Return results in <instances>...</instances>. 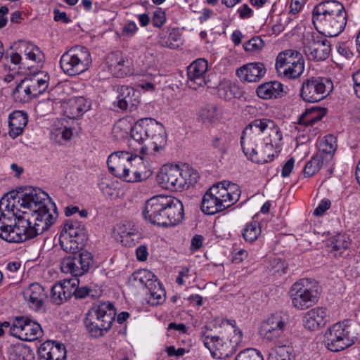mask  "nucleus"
Returning a JSON list of instances; mask_svg holds the SVG:
<instances>
[{"mask_svg": "<svg viewBox=\"0 0 360 360\" xmlns=\"http://www.w3.org/2000/svg\"><path fill=\"white\" fill-rule=\"evenodd\" d=\"M282 139L281 131L274 120L255 119L244 129L240 144L245 155L252 162L264 164L280 153Z\"/></svg>", "mask_w": 360, "mask_h": 360, "instance_id": "1", "label": "nucleus"}, {"mask_svg": "<svg viewBox=\"0 0 360 360\" xmlns=\"http://www.w3.org/2000/svg\"><path fill=\"white\" fill-rule=\"evenodd\" d=\"M15 200H8V195L0 200V238L8 243H20L32 239L47 230V218L33 224L26 212H15Z\"/></svg>", "mask_w": 360, "mask_h": 360, "instance_id": "2", "label": "nucleus"}, {"mask_svg": "<svg viewBox=\"0 0 360 360\" xmlns=\"http://www.w3.org/2000/svg\"><path fill=\"white\" fill-rule=\"evenodd\" d=\"M146 221L158 226H173L184 219L181 200L171 195H159L148 199L142 210Z\"/></svg>", "mask_w": 360, "mask_h": 360, "instance_id": "3", "label": "nucleus"}, {"mask_svg": "<svg viewBox=\"0 0 360 360\" xmlns=\"http://www.w3.org/2000/svg\"><path fill=\"white\" fill-rule=\"evenodd\" d=\"M8 195V200H15V210L20 214L26 212L29 215L30 221L33 224L37 220L47 222V229L54 223L56 217L47 208L46 202L49 201L48 194L39 188L27 186L18 191L15 196Z\"/></svg>", "mask_w": 360, "mask_h": 360, "instance_id": "4", "label": "nucleus"}, {"mask_svg": "<svg viewBox=\"0 0 360 360\" xmlns=\"http://www.w3.org/2000/svg\"><path fill=\"white\" fill-rule=\"evenodd\" d=\"M312 21L316 30L321 35L336 37L346 27L347 11L343 4L338 1H321L312 11Z\"/></svg>", "mask_w": 360, "mask_h": 360, "instance_id": "5", "label": "nucleus"}, {"mask_svg": "<svg viewBox=\"0 0 360 360\" xmlns=\"http://www.w3.org/2000/svg\"><path fill=\"white\" fill-rule=\"evenodd\" d=\"M240 193L237 184L226 181L218 182L205 193L201 210L206 214H214L238 202Z\"/></svg>", "mask_w": 360, "mask_h": 360, "instance_id": "6", "label": "nucleus"}, {"mask_svg": "<svg viewBox=\"0 0 360 360\" xmlns=\"http://www.w3.org/2000/svg\"><path fill=\"white\" fill-rule=\"evenodd\" d=\"M115 316L116 309L112 302H100L86 314L84 326L91 337H102L111 328Z\"/></svg>", "mask_w": 360, "mask_h": 360, "instance_id": "7", "label": "nucleus"}, {"mask_svg": "<svg viewBox=\"0 0 360 360\" xmlns=\"http://www.w3.org/2000/svg\"><path fill=\"white\" fill-rule=\"evenodd\" d=\"M359 330L358 324L349 320L333 324L326 333V347L337 352L352 347L359 339Z\"/></svg>", "mask_w": 360, "mask_h": 360, "instance_id": "8", "label": "nucleus"}, {"mask_svg": "<svg viewBox=\"0 0 360 360\" xmlns=\"http://www.w3.org/2000/svg\"><path fill=\"white\" fill-rule=\"evenodd\" d=\"M198 174L191 169L182 170L179 166H164L157 175L160 186L170 191L188 188L198 179Z\"/></svg>", "mask_w": 360, "mask_h": 360, "instance_id": "9", "label": "nucleus"}, {"mask_svg": "<svg viewBox=\"0 0 360 360\" xmlns=\"http://www.w3.org/2000/svg\"><path fill=\"white\" fill-rule=\"evenodd\" d=\"M92 63L87 48L75 46L65 52L60 59V66L68 75L75 76L86 71Z\"/></svg>", "mask_w": 360, "mask_h": 360, "instance_id": "10", "label": "nucleus"}, {"mask_svg": "<svg viewBox=\"0 0 360 360\" xmlns=\"http://www.w3.org/2000/svg\"><path fill=\"white\" fill-rule=\"evenodd\" d=\"M60 244L62 249L70 255L79 254L82 251L87 240L84 226L78 221H68L60 235Z\"/></svg>", "mask_w": 360, "mask_h": 360, "instance_id": "11", "label": "nucleus"}, {"mask_svg": "<svg viewBox=\"0 0 360 360\" xmlns=\"http://www.w3.org/2000/svg\"><path fill=\"white\" fill-rule=\"evenodd\" d=\"M135 155L127 151H117L109 155L108 166L110 172L117 177L128 182H138L139 177L136 175L137 172Z\"/></svg>", "mask_w": 360, "mask_h": 360, "instance_id": "12", "label": "nucleus"}, {"mask_svg": "<svg viewBox=\"0 0 360 360\" xmlns=\"http://www.w3.org/2000/svg\"><path fill=\"white\" fill-rule=\"evenodd\" d=\"M130 282L136 287L142 286L149 295L148 303L156 305L162 303L165 298V291L156 276L150 271L140 269L130 277Z\"/></svg>", "mask_w": 360, "mask_h": 360, "instance_id": "13", "label": "nucleus"}, {"mask_svg": "<svg viewBox=\"0 0 360 360\" xmlns=\"http://www.w3.org/2000/svg\"><path fill=\"white\" fill-rule=\"evenodd\" d=\"M333 89V83L330 78L312 77L303 82L300 96L306 102L316 103L326 98Z\"/></svg>", "mask_w": 360, "mask_h": 360, "instance_id": "14", "label": "nucleus"}, {"mask_svg": "<svg viewBox=\"0 0 360 360\" xmlns=\"http://www.w3.org/2000/svg\"><path fill=\"white\" fill-rule=\"evenodd\" d=\"M294 307L304 310L317 303L320 286L314 280L302 278L294 283Z\"/></svg>", "mask_w": 360, "mask_h": 360, "instance_id": "15", "label": "nucleus"}, {"mask_svg": "<svg viewBox=\"0 0 360 360\" xmlns=\"http://www.w3.org/2000/svg\"><path fill=\"white\" fill-rule=\"evenodd\" d=\"M302 44L304 52L309 58L320 61L327 59L330 53V42L326 37L320 36L314 32L302 33Z\"/></svg>", "mask_w": 360, "mask_h": 360, "instance_id": "16", "label": "nucleus"}, {"mask_svg": "<svg viewBox=\"0 0 360 360\" xmlns=\"http://www.w3.org/2000/svg\"><path fill=\"white\" fill-rule=\"evenodd\" d=\"M93 264L92 254L88 251H82L79 254L64 257L60 266L62 272L78 277L87 273Z\"/></svg>", "mask_w": 360, "mask_h": 360, "instance_id": "17", "label": "nucleus"}, {"mask_svg": "<svg viewBox=\"0 0 360 360\" xmlns=\"http://www.w3.org/2000/svg\"><path fill=\"white\" fill-rule=\"evenodd\" d=\"M10 334L19 340L32 342L41 338V326L26 316L15 317L11 326Z\"/></svg>", "mask_w": 360, "mask_h": 360, "instance_id": "18", "label": "nucleus"}, {"mask_svg": "<svg viewBox=\"0 0 360 360\" xmlns=\"http://www.w3.org/2000/svg\"><path fill=\"white\" fill-rule=\"evenodd\" d=\"M289 323L286 314H273L262 323L259 333L264 339L274 341L281 335Z\"/></svg>", "mask_w": 360, "mask_h": 360, "instance_id": "19", "label": "nucleus"}, {"mask_svg": "<svg viewBox=\"0 0 360 360\" xmlns=\"http://www.w3.org/2000/svg\"><path fill=\"white\" fill-rule=\"evenodd\" d=\"M207 68V62L204 58L195 60L188 67V85L190 88L197 89L206 84Z\"/></svg>", "mask_w": 360, "mask_h": 360, "instance_id": "20", "label": "nucleus"}, {"mask_svg": "<svg viewBox=\"0 0 360 360\" xmlns=\"http://www.w3.org/2000/svg\"><path fill=\"white\" fill-rule=\"evenodd\" d=\"M222 323L230 327L233 335L230 338H224L223 339L221 359L231 356L238 348L241 347L243 342V332L237 328L235 320L226 319L222 321Z\"/></svg>", "mask_w": 360, "mask_h": 360, "instance_id": "21", "label": "nucleus"}, {"mask_svg": "<svg viewBox=\"0 0 360 360\" xmlns=\"http://www.w3.org/2000/svg\"><path fill=\"white\" fill-rule=\"evenodd\" d=\"M147 118L141 119L132 126L129 146L134 147V150L145 154L148 146L145 144L147 141Z\"/></svg>", "mask_w": 360, "mask_h": 360, "instance_id": "22", "label": "nucleus"}, {"mask_svg": "<svg viewBox=\"0 0 360 360\" xmlns=\"http://www.w3.org/2000/svg\"><path fill=\"white\" fill-rule=\"evenodd\" d=\"M147 141H150L153 150H159L167 142L166 131L164 126L155 120L147 118Z\"/></svg>", "mask_w": 360, "mask_h": 360, "instance_id": "23", "label": "nucleus"}, {"mask_svg": "<svg viewBox=\"0 0 360 360\" xmlns=\"http://www.w3.org/2000/svg\"><path fill=\"white\" fill-rule=\"evenodd\" d=\"M117 105L123 110H134L140 102V93L129 86H122L118 88Z\"/></svg>", "mask_w": 360, "mask_h": 360, "instance_id": "24", "label": "nucleus"}, {"mask_svg": "<svg viewBox=\"0 0 360 360\" xmlns=\"http://www.w3.org/2000/svg\"><path fill=\"white\" fill-rule=\"evenodd\" d=\"M327 309L325 307H315L306 312L302 317L304 327L311 331H316L325 326L328 320Z\"/></svg>", "mask_w": 360, "mask_h": 360, "instance_id": "25", "label": "nucleus"}, {"mask_svg": "<svg viewBox=\"0 0 360 360\" xmlns=\"http://www.w3.org/2000/svg\"><path fill=\"white\" fill-rule=\"evenodd\" d=\"M38 354L39 360H65L66 349L63 344L48 340L40 345Z\"/></svg>", "mask_w": 360, "mask_h": 360, "instance_id": "26", "label": "nucleus"}, {"mask_svg": "<svg viewBox=\"0 0 360 360\" xmlns=\"http://www.w3.org/2000/svg\"><path fill=\"white\" fill-rule=\"evenodd\" d=\"M265 74L264 64L259 62L248 63L236 70V75L240 80L248 82H257Z\"/></svg>", "mask_w": 360, "mask_h": 360, "instance_id": "27", "label": "nucleus"}, {"mask_svg": "<svg viewBox=\"0 0 360 360\" xmlns=\"http://www.w3.org/2000/svg\"><path fill=\"white\" fill-rule=\"evenodd\" d=\"M24 298L27 301L30 308L34 310H39L43 307L47 294L44 288L39 283H34L23 292Z\"/></svg>", "mask_w": 360, "mask_h": 360, "instance_id": "28", "label": "nucleus"}, {"mask_svg": "<svg viewBox=\"0 0 360 360\" xmlns=\"http://www.w3.org/2000/svg\"><path fill=\"white\" fill-rule=\"evenodd\" d=\"M283 84L277 81H271L259 85L256 94L262 99L267 100L282 96Z\"/></svg>", "mask_w": 360, "mask_h": 360, "instance_id": "29", "label": "nucleus"}, {"mask_svg": "<svg viewBox=\"0 0 360 360\" xmlns=\"http://www.w3.org/2000/svg\"><path fill=\"white\" fill-rule=\"evenodd\" d=\"M28 118L26 113L17 110L9 115V136L15 139L20 135L27 124Z\"/></svg>", "mask_w": 360, "mask_h": 360, "instance_id": "30", "label": "nucleus"}, {"mask_svg": "<svg viewBox=\"0 0 360 360\" xmlns=\"http://www.w3.org/2000/svg\"><path fill=\"white\" fill-rule=\"evenodd\" d=\"M292 58V49L285 50L278 53L275 68L278 76L292 79V68L290 65L289 58Z\"/></svg>", "mask_w": 360, "mask_h": 360, "instance_id": "31", "label": "nucleus"}, {"mask_svg": "<svg viewBox=\"0 0 360 360\" xmlns=\"http://www.w3.org/2000/svg\"><path fill=\"white\" fill-rule=\"evenodd\" d=\"M72 281L65 280L62 283H56L53 285L51 291V297L56 304H61L72 297Z\"/></svg>", "mask_w": 360, "mask_h": 360, "instance_id": "32", "label": "nucleus"}, {"mask_svg": "<svg viewBox=\"0 0 360 360\" xmlns=\"http://www.w3.org/2000/svg\"><path fill=\"white\" fill-rule=\"evenodd\" d=\"M336 150L335 140L333 136L329 135L320 141L319 151L316 154L329 164L333 158Z\"/></svg>", "mask_w": 360, "mask_h": 360, "instance_id": "33", "label": "nucleus"}, {"mask_svg": "<svg viewBox=\"0 0 360 360\" xmlns=\"http://www.w3.org/2000/svg\"><path fill=\"white\" fill-rule=\"evenodd\" d=\"M223 339L224 337L212 336L202 332L201 340L203 345L215 359H221Z\"/></svg>", "mask_w": 360, "mask_h": 360, "instance_id": "34", "label": "nucleus"}, {"mask_svg": "<svg viewBox=\"0 0 360 360\" xmlns=\"http://www.w3.org/2000/svg\"><path fill=\"white\" fill-rule=\"evenodd\" d=\"M17 49L23 53L26 58L30 60L39 63L43 58V53L34 44L27 41H19L17 44Z\"/></svg>", "mask_w": 360, "mask_h": 360, "instance_id": "35", "label": "nucleus"}, {"mask_svg": "<svg viewBox=\"0 0 360 360\" xmlns=\"http://www.w3.org/2000/svg\"><path fill=\"white\" fill-rule=\"evenodd\" d=\"M217 94L221 98L230 101L234 98L241 97L243 91L238 85L229 81H224L218 86Z\"/></svg>", "mask_w": 360, "mask_h": 360, "instance_id": "36", "label": "nucleus"}, {"mask_svg": "<svg viewBox=\"0 0 360 360\" xmlns=\"http://www.w3.org/2000/svg\"><path fill=\"white\" fill-rule=\"evenodd\" d=\"M129 61L122 55H112L110 58L109 67L117 77H124L129 71Z\"/></svg>", "mask_w": 360, "mask_h": 360, "instance_id": "37", "label": "nucleus"}, {"mask_svg": "<svg viewBox=\"0 0 360 360\" xmlns=\"http://www.w3.org/2000/svg\"><path fill=\"white\" fill-rule=\"evenodd\" d=\"M29 78H25L13 89L12 95L15 101L24 103L33 98L30 92L32 86H29Z\"/></svg>", "mask_w": 360, "mask_h": 360, "instance_id": "38", "label": "nucleus"}, {"mask_svg": "<svg viewBox=\"0 0 360 360\" xmlns=\"http://www.w3.org/2000/svg\"><path fill=\"white\" fill-rule=\"evenodd\" d=\"M181 39V34L178 28H172L168 30V36L166 37L163 34H159L158 43L160 46L169 49H175L179 45Z\"/></svg>", "mask_w": 360, "mask_h": 360, "instance_id": "39", "label": "nucleus"}, {"mask_svg": "<svg viewBox=\"0 0 360 360\" xmlns=\"http://www.w3.org/2000/svg\"><path fill=\"white\" fill-rule=\"evenodd\" d=\"M327 165L328 164L321 159L320 156L314 155L305 165L303 169L304 175L306 177H311Z\"/></svg>", "mask_w": 360, "mask_h": 360, "instance_id": "40", "label": "nucleus"}, {"mask_svg": "<svg viewBox=\"0 0 360 360\" xmlns=\"http://www.w3.org/2000/svg\"><path fill=\"white\" fill-rule=\"evenodd\" d=\"M131 124L126 119H121L116 122L112 128V134L117 139L127 138L131 134Z\"/></svg>", "mask_w": 360, "mask_h": 360, "instance_id": "41", "label": "nucleus"}, {"mask_svg": "<svg viewBox=\"0 0 360 360\" xmlns=\"http://www.w3.org/2000/svg\"><path fill=\"white\" fill-rule=\"evenodd\" d=\"M323 114H321L314 108H310L305 110L304 112L299 115L297 124L300 125H311L321 120Z\"/></svg>", "mask_w": 360, "mask_h": 360, "instance_id": "42", "label": "nucleus"}, {"mask_svg": "<svg viewBox=\"0 0 360 360\" xmlns=\"http://www.w3.org/2000/svg\"><path fill=\"white\" fill-rule=\"evenodd\" d=\"M133 160H135L137 168V172L136 173L135 172V174L138 175L139 181H144L152 175L153 171L148 165L143 161L141 157L135 155V158H134Z\"/></svg>", "mask_w": 360, "mask_h": 360, "instance_id": "43", "label": "nucleus"}, {"mask_svg": "<svg viewBox=\"0 0 360 360\" xmlns=\"http://www.w3.org/2000/svg\"><path fill=\"white\" fill-rule=\"evenodd\" d=\"M261 233V229L257 221L248 223L243 230L242 235L246 242H254Z\"/></svg>", "mask_w": 360, "mask_h": 360, "instance_id": "44", "label": "nucleus"}, {"mask_svg": "<svg viewBox=\"0 0 360 360\" xmlns=\"http://www.w3.org/2000/svg\"><path fill=\"white\" fill-rule=\"evenodd\" d=\"M350 245L349 238L345 234L339 233L334 236L330 243V246L333 251H340V255L342 254V250H347Z\"/></svg>", "mask_w": 360, "mask_h": 360, "instance_id": "45", "label": "nucleus"}, {"mask_svg": "<svg viewBox=\"0 0 360 360\" xmlns=\"http://www.w3.org/2000/svg\"><path fill=\"white\" fill-rule=\"evenodd\" d=\"M51 133L56 138L60 137L63 140L68 141L72 136V129L70 127L64 125L63 123H58L55 124L51 130Z\"/></svg>", "mask_w": 360, "mask_h": 360, "instance_id": "46", "label": "nucleus"}, {"mask_svg": "<svg viewBox=\"0 0 360 360\" xmlns=\"http://www.w3.org/2000/svg\"><path fill=\"white\" fill-rule=\"evenodd\" d=\"M234 360H264L262 354L256 349L248 348L240 352Z\"/></svg>", "mask_w": 360, "mask_h": 360, "instance_id": "47", "label": "nucleus"}, {"mask_svg": "<svg viewBox=\"0 0 360 360\" xmlns=\"http://www.w3.org/2000/svg\"><path fill=\"white\" fill-rule=\"evenodd\" d=\"M269 360H292L291 348L285 345L278 348L275 353H271Z\"/></svg>", "mask_w": 360, "mask_h": 360, "instance_id": "48", "label": "nucleus"}, {"mask_svg": "<svg viewBox=\"0 0 360 360\" xmlns=\"http://www.w3.org/2000/svg\"><path fill=\"white\" fill-rule=\"evenodd\" d=\"M72 285H71V292L72 296L75 295V297L77 299L85 298L86 296L90 295L91 290L86 286L83 287H77L79 283V281L76 278L71 279Z\"/></svg>", "mask_w": 360, "mask_h": 360, "instance_id": "49", "label": "nucleus"}, {"mask_svg": "<svg viewBox=\"0 0 360 360\" xmlns=\"http://www.w3.org/2000/svg\"><path fill=\"white\" fill-rule=\"evenodd\" d=\"M264 46V41L259 37H255L244 43V49L248 52H258L261 51Z\"/></svg>", "mask_w": 360, "mask_h": 360, "instance_id": "50", "label": "nucleus"}, {"mask_svg": "<svg viewBox=\"0 0 360 360\" xmlns=\"http://www.w3.org/2000/svg\"><path fill=\"white\" fill-rule=\"evenodd\" d=\"M229 142V137L224 134H220L212 139V145L220 152L224 153L228 148Z\"/></svg>", "mask_w": 360, "mask_h": 360, "instance_id": "51", "label": "nucleus"}, {"mask_svg": "<svg viewBox=\"0 0 360 360\" xmlns=\"http://www.w3.org/2000/svg\"><path fill=\"white\" fill-rule=\"evenodd\" d=\"M216 110L215 106H207L200 110V117L204 123H211L216 118Z\"/></svg>", "mask_w": 360, "mask_h": 360, "instance_id": "52", "label": "nucleus"}, {"mask_svg": "<svg viewBox=\"0 0 360 360\" xmlns=\"http://www.w3.org/2000/svg\"><path fill=\"white\" fill-rule=\"evenodd\" d=\"M294 58H297V61H294V79L300 77L304 70V60L301 54L294 51Z\"/></svg>", "mask_w": 360, "mask_h": 360, "instance_id": "53", "label": "nucleus"}, {"mask_svg": "<svg viewBox=\"0 0 360 360\" xmlns=\"http://www.w3.org/2000/svg\"><path fill=\"white\" fill-rule=\"evenodd\" d=\"M138 31V27L134 21H129L126 23L122 30V36L125 37H132Z\"/></svg>", "mask_w": 360, "mask_h": 360, "instance_id": "54", "label": "nucleus"}, {"mask_svg": "<svg viewBox=\"0 0 360 360\" xmlns=\"http://www.w3.org/2000/svg\"><path fill=\"white\" fill-rule=\"evenodd\" d=\"M166 21L165 13L160 9L153 13L152 23L154 27H161Z\"/></svg>", "mask_w": 360, "mask_h": 360, "instance_id": "55", "label": "nucleus"}, {"mask_svg": "<svg viewBox=\"0 0 360 360\" xmlns=\"http://www.w3.org/2000/svg\"><path fill=\"white\" fill-rule=\"evenodd\" d=\"M99 188L102 193L106 196H112L114 195L115 188H113V185L109 182V180L107 179H103L98 184Z\"/></svg>", "mask_w": 360, "mask_h": 360, "instance_id": "56", "label": "nucleus"}, {"mask_svg": "<svg viewBox=\"0 0 360 360\" xmlns=\"http://www.w3.org/2000/svg\"><path fill=\"white\" fill-rule=\"evenodd\" d=\"M73 110H76V115H79L88 109L86 105V101L83 97H79L75 99V105L72 106Z\"/></svg>", "mask_w": 360, "mask_h": 360, "instance_id": "57", "label": "nucleus"}, {"mask_svg": "<svg viewBox=\"0 0 360 360\" xmlns=\"http://www.w3.org/2000/svg\"><path fill=\"white\" fill-rule=\"evenodd\" d=\"M331 205L330 200L324 199L321 201L317 207L314 210V215L321 216Z\"/></svg>", "mask_w": 360, "mask_h": 360, "instance_id": "58", "label": "nucleus"}, {"mask_svg": "<svg viewBox=\"0 0 360 360\" xmlns=\"http://www.w3.org/2000/svg\"><path fill=\"white\" fill-rule=\"evenodd\" d=\"M29 86H32L30 92L32 98L39 96L45 91L44 89H42L41 86L35 82V79L29 78Z\"/></svg>", "mask_w": 360, "mask_h": 360, "instance_id": "59", "label": "nucleus"}, {"mask_svg": "<svg viewBox=\"0 0 360 360\" xmlns=\"http://www.w3.org/2000/svg\"><path fill=\"white\" fill-rule=\"evenodd\" d=\"M186 352H188V351H186L184 348L182 347L176 349L174 346H169L167 348V353L169 356H182Z\"/></svg>", "mask_w": 360, "mask_h": 360, "instance_id": "60", "label": "nucleus"}, {"mask_svg": "<svg viewBox=\"0 0 360 360\" xmlns=\"http://www.w3.org/2000/svg\"><path fill=\"white\" fill-rule=\"evenodd\" d=\"M203 240L204 238L201 235H195L193 236L191 239V249L193 251L199 250L202 245Z\"/></svg>", "mask_w": 360, "mask_h": 360, "instance_id": "61", "label": "nucleus"}, {"mask_svg": "<svg viewBox=\"0 0 360 360\" xmlns=\"http://www.w3.org/2000/svg\"><path fill=\"white\" fill-rule=\"evenodd\" d=\"M53 14L54 20L56 21H60L65 24H68L71 21L70 19L68 17L65 12L60 11L58 9H55L53 11Z\"/></svg>", "mask_w": 360, "mask_h": 360, "instance_id": "62", "label": "nucleus"}, {"mask_svg": "<svg viewBox=\"0 0 360 360\" xmlns=\"http://www.w3.org/2000/svg\"><path fill=\"white\" fill-rule=\"evenodd\" d=\"M240 18L242 19L250 18L252 15V10L248 4H244L242 8L238 9Z\"/></svg>", "mask_w": 360, "mask_h": 360, "instance_id": "63", "label": "nucleus"}, {"mask_svg": "<svg viewBox=\"0 0 360 360\" xmlns=\"http://www.w3.org/2000/svg\"><path fill=\"white\" fill-rule=\"evenodd\" d=\"M354 89L356 96L360 98V70L356 71L352 76Z\"/></svg>", "mask_w": 360, "mask_h": 360, "instance_id": "64", "label": "nucleus"}]
</instances>
